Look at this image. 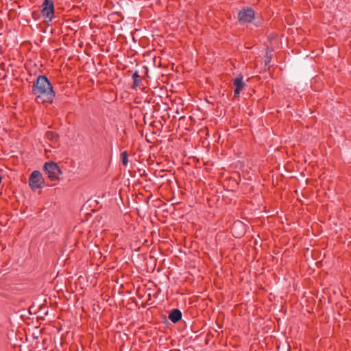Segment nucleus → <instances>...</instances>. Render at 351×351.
<instances>
[{
	"mask_svg": "<svg viewBox=\"0 0 351 351\" xmlns=\"http://www.w3.org/2000/svg\"><path fill=\"white\" fill-rule=\"evenodd\" d=\"M41 12L44 17L51 20L54 14V6L53 1L50 0H44L42 5Z\"/></svg>",
	"mask_w": 351,
	"mask_h": 351,
	"instance_id": "nucleus-5",
	"label": "nucleus"
},
{
	"mask_svg": "<svg viewBox=\"0 0 351 351\" xmlns=\"http://www.w3.org/2000/svg\"><path fill=\"white\" fill-rule=\"evenodd\" d=\"M141 83V77L138 74V73L136 71L134 73H133V89L135 87L140 86Z\"/></svg>",
	"mask_w": 351,
	"mask_h": 351,
	"instance_id": "nucleus-9",
	"label": "nucleus"
},
{
	"mask_svg": "<svg viewBox=\"0 0 351 351\" xmlns=\"http://www.w3.org/2000/svg\"><path fill=\"white\" fill-rule=\"evenodd\" d=\"M132 110H133V113H135L136 114L138 111H139V108L138 107H134L132 108Z\"/></svg>",
	"mask_w": 351,
	"mask_h": 351,
	"instance_id": "nucleus-11",
	"label": "nucleus"
},
{
	"mask_svg": "<svg viewBox=\"0 0 351 351\" xmlns=\"http://www.w3.org/2000/svg\"><path fill=\"white\" fill-rule=\"evenodd\" d=\"M44 171L51 181L60 180L62 171L57 163L50 161L44 165Z\"/></svg>",
	"mask_w": 351,
	"mask_h": 351,
	"instance_id": "nucleus-3",
	"label": "nucleus"
},
{
	"mask_svg": "<svg viewBox=\"0 0 351 351\" xmlns=\"http://www.w3.org/2000/svg\"><path fill=\"white\" fill-rule=\"evenodd\" d=\"M32 93L39 104H51L55 97L53 86L45 75H39L32 84Z\"/></svg>",
	"mask_w": 351,
	"mask_h": 351,
	"instance_id": "nucleus-1",
	"label": "nucleus"
},
{
	"mask_svg": "<svg viewBox=\"0 0 351 351\" xmlns=\"http://www.w3.org/2000/svg\"><path fill=\"white\" fill-rule=\"evenodd\" d=\"M29 185L33 191L41 189L44 186V178L39 171H34L29 178Z\"/></svg>",
	"mask_w": 351,
	"mask_h": 351,
	"instance_id": "nucleus-4",
	"label": "nucleus"
},
{
	"mask_svg": "<svg viewBox=\"0 0 351 351\" xmlns=\"http://www.w3.org/2000/svg\"><path fill=\"white\" fill-rule=\"evenodd\" d=\"M238 18L241 24H247L253 22L255 27L261 25V19H256L254 11L251 8L243 9L239 12Z\"/></svg>",
	"mask_w": 351,
	"mask_h": 351,
	"instance_id": "nucleus-2",
	"label": "nucleus"
},
{
	"mask_svg": "<svg viewBox=\"0 0 351 351\" xmlns=\"http://www.w3.org/2000/svg\"><path fill=\"white\" fill-rule=\"evenodd\" d=\"M45 136L48 140L52 142L56 141L58 138V134L52 131H47L45 133Z\"/></svg>",
	"mask_w": 351,
	"mask_h": 351,
	"instance_id": "nucleus-8",
	"label": "nucleus"
},
{
	"mask_svg": "<svg viewBox=\"0 0 351 351\" xmlns=\"http://www.w3.org/2000/svg\"><path fill=\"white\" fill-rule=\"evenodd\" d=\"M182 318V313L178 309H173L169 315V319L173 322L176 323Z\"/></svg>",
	"mask_w": 351,
	"mask_h": 351,
	"instance_id": "nucleus-7",
	"label": "nucleus"
},
{
	"mask_svg": "<svg viewBox=\"0 0 351 351\" xmlns=\"http://www.w3.org/2000/svg\"><path fill=\"white\" fill-rule=\"evenodd\" d=\"M233 84L235 86L234 89V95H239L240 93V91L243 88V76L239 75L238 76L233 82Z\"/></svg>",
	"mask_w": 351,
	"mask_h": 351,
	"instance_id": "nucleus-6",
	"label": "nucleus"
},
{
	"mask_svg": "<svg viewBox=\"0 0 351 351\" xmlns=\"http://www.w3.org/2000/svg\"><path fill=\"white\" fill-rule=\"evenodd\" d=\"M121 159L122 160V163L124 166H127L128 163V152L126 151H124L121 153Z\"/></svg>",
	"mask_w": 351,
	"mask_h": 351,
	"instance_id": "nucleus-10",
	"label": "nucleus"
}]
</instances>
